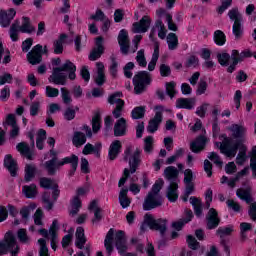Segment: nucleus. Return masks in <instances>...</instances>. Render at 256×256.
<instances>
[{
  "label": "nucleus",
  "mask_w": 256,
  "mask_h": 256,
  "mask_svg": "<svg viewBox=\"0 0 256 256\" xmlns=\"http://www.w3.org/2000/svg\"><path fill=\"white\" fill-rule=\"evenodd\" d=\"M129 160V168H125L123 171V175L119 180L118 187H123L127 180L129 179V175L136 173L137 169H139V165H141V149L137 148L133 152V145L126 146L124 150V161Z\"/></svg>",
  "instance_id": "f257e3e1"
},
{
  "label": "nucleus",
  "mask_w": 256,
  "mask_h": 256,
  "mask_svg": "<svg viewBox=\"0 0 256 256\" xmlns=\"http://www.w3.org/2000/svg\"><path fill=\"white\" fill-rule=\"evenodd\" d=\"M219 139L222 140V142H217L216 145L217 147L220 145V152L226 157H235V155H237V151H239V149H241V145H243V142L235 141L233 138L227 137L225 134L220 135Z\"/></svg>",
  "instance_id": "f03ea898"
},
{
  "label": "nucleus",
  "mask_w": 256,
  "mask_h": 256,
  "mask_svg": "<svg viewBox=\"0 0 256 256\" xmlns=\"http://www.w3.org/2000/svg\"><path fill=\"white\" fill-rule=\"evenodd\" d=\"M153 82V75L147 71H139L133 77L134 93L141 95Z\"/></svg>",
  "instance_id": "7ed1b4c3"
},
{
  "label": "nucleus",
  "mask_w": 256,
  "mask_h": 256,
  "mask_svg": "<svg viewBox=\"0 0 256 256\" xmlns=\"http://www.w3.org/2000/svg\"><path fill=\"white\" fill-rule=\"evenodd\" d=\"M8 253H11V256L19 255V245L11 232L6 233L4 240L0 242V256Z\"/></svg>",
  "instance_id": "20e7f679"
},
{
  "label": "nucleus",
  "mask_w": 256,
  "mask_h": 256,
  "mask_svg": "<svg viewBox=\"0 0 256 256\" xmlns=\"http://www.w3.org/2000/svg\"><path fill=\"white\" fill-rule=\"evenodd\" d=\"M228 17L231 21H234L232 26V32L235 39H241L243 37V14L239 12L238 8H232L228 12Z\"/></svg>",
  "instance_id": "39448f33"
},
{
  "label": "nucleus",
  "mask_w": 256,
  "mask_h": 256,
  "mask_svg": "<svg viewBox=\"0 0 256 256\" xmlns=\"http://www.w3.org/2000/svg\"><path fill=\"white\" fill-rule=\"evenodd\" d=\"M144 219L152 231H159L161 235H165L167 231V219H155L152 214H146Z\"/></svg>",
  "instance_id": "423d86ee"
},
{
  "label": "nucleus",
  "mask_w": 256,
  "mask_h": 256,
  "mask_svg": "<svg viewBox=\"0 0 256 256\" xmlns=\"http://www.w3.org/2000/svg\"><path fill=\"white\" fill-rule=\"evenodd\" d=\"M123 93L116 92L108 97V103L110 105H116L115 109L112 111V115L115 119H119L123 115V109L125 108V100L121 99Z\"/></svg>",
  "instance_id": "0eeeda50"
},
{
  "label": "nucleus",
  "mask_w": 256,
  "mask_h": 256,
  "mask_svg": "<svg viewBox=\"0 0 256 256\" xmlns=\"http://www.w3.org/2000/svg\"><path fill=\"white\" fill-rule=\"evenodd\" d=\"M249 57H253V53H251L250 50H244L240 54H239V50H232V53H231L232 63L227 67L226 69L227 73H234V71L237 70V65H239L241 61Z\"/></svg>",
  "instance_id": "6e6552de"
},
{
  "label": "nucleus",
  "mask_w": 256,
  "mask_h": 256,
  "mask_svg": "<svg viewBox=\"0 0 256 256\" xmlns=\"http://www.w3.org/2000/svg\"><path fill=\"white\" fill-rule=\"evenodd\" d=\"M97 133H99V129H88L86 130V135L83 132H74L72 144L77 148L83 147V145L87 143V137H93V135H97Z\"/></svg>",
  "instance_id": "1a4fd4ad"
},
{
  "label": "nucleus",
  "mask_w": 256,
  "mask_h": 256,
  "mask_svg": "<svg viewBox=\"0 0 256 256\" xmlns=\"http://www.w3.org/2000/svg\"><path fill=\"white\" fill-rule=\"evenodd\" d=\"M48 155L51 159L44 163V169H46L48 175L53 176L61 166H59V158L55 150L51 149Z\"/></svg>",
  "instance_id": "9d476101"
},
{
  "label": "nucleus",
  "mask_w": 256,
  "mask_h": 256,
  "mask_svg": "<svg viewBox=\"0 0 256 256\" xmlns=\"http://www.w3.org/2000/svg\"><path fill=\"white\" fill-rule=\"evenodd\" d=\"M162 205L163 197H161L159 194L148 193L143 203V209L144 211H151V209H157V207H161Z\"/></svg>",
  "instance_id": "9b49d317"
},
{
  "label": "nucleus",
  "mask_w": 256,
  "mask_h": 256,
  "mask_svg": "<svg viewBox=\"0 0 256 256\" xmlns=\"http://www.w3.org/2000/svg\"><path fill=\"white\" fill-rule=\"evenodd\" d=\"M118 44L120 45V51L122 55H129V49L131 47V40H129V32L122 29L118 35Z\"/></svg>",
  "instance_id": "f8f14e48"
},
{
  "label": "nucleus",
  "mask_w": 256,
  "mask_h": 256,
  "mask_svg": "<svg viewBox=\"0 0 256 256\" xmlns=\"http://www.w3.org/2000/svg\"><path fill=\"white\" fill-rule=\"evenodd\" d=\"M63 165H70L71 169L69 171V176L73 177L75 172L77 171V167L79 165V157L77 155L72 154L58 161V166L63 167Z\"/></svg>",
  "instance_id": "ddd939ff"
},
{
  "label": "nucleus",
  "mask_w": 256,
  "mask_h": 256,
  "mask_svg": "<svg viewBox=\"0 0 256 256\" xmlns=\"http://www.w3.org/2000/svg\"><path fill=\"white\" fill-rule=\"evenodd\" d=\"M151 27V17L145 15L139 22H134L132 25V31L134 33H147Z\"/></svg>",
  "instance_id": "4468645a"
},
{
  "label": "nucleus",
  "mask_w": 256,
  "mask_h": 256,
  "mask_svg": "<svg viewBox=\"0 0 256 256\" xmlns=\"http://www.w3.org/2000/svg\"><path fill=\"white\" fill-rule=\"evenodd\" d=\"M43 46L37 44L32 48V50L27 54L28 62L31 65H39L41 63L43 56H42Z\"/></svg>",
  "instance_id": "2eb2a0df"
},
{
  "label": "nucleus",
  "mask_w": 256,
  "mask_h": 256,
  "mask_svg": "<svg viewBox=\"0 0 256 256\" xmlns=\"http://www.w3.org/2000/svg\"><path fill=\"white\" fill-rule=\"evenodd\" d=\"M221 223V218H219V213L215 208H210L206 214V225L207 229H217Z\"/></svg>",
  "instance_id": "dca6fc26"
},
{
  "label": "nucleus",
  "mask_w": 256,
  "mask_h": 256,
  "mask_svg": "<svg viewBox=\"0 0 256 256\" xmlns=\"http://www.w3.org/2000/svg\"><path fill=\"white\" fill-rule=\"evenodd\" d=\"M95 47L91 51L89 55L90 61H97V59H100L101 55L105 53V47L103 46V37L99 36L96 38L95 41Z\"/></svg>",
  "instance_id": "f3484780"
},
{
  "label": "nucleus",
  "mask_w": 256,
  "mask_h": 256,
  "mask_svg": "<svg viewBox=\"0 0 256 256\" xmlns=\"http://www.w3.org/2000/svg\"><path fill=\"white\" fill-rule=\"evenodd\" d=\"M48 81L54 83V85H67V75L56 67L53 68L52 75L49 76Z\"/></svg>",
  "instance_id": "a211bd4d"
},
{
  "label": "nucleus",
  "mask_w": 256,
  "mask_h": 256,
  "mask_svg": "<svg viewBox=\"0 0 256 256\" xmlns=\"http://www.w3.org/2000/svg\"><path fill=\"white\" fill-rule=\"evenodd\" d=\"M193 219V211L191 209L186 208L184 210V218H181L180 220L173 222L172 227L176 231H181L187 223L191 222Z\"/></svg>",
  "instance_id": "6ab92c4d"
},
{
  "label": "nucleus",
  "mask_w": 256,
  "mask_h": 256,
  "mask_svg": "<svg viewBox=\"0 0 256 256\" xmlns=\"http://www.w3.org/2000/svg\"><path fill=\"white\" fill-rule=\"evenodd\" d=\"M155 110V116L150 119L148 129H159L161 123H163V106H156Z\"/></svg>",
  "instance_id": "aec40b11"
},
{
  "label": "nucleus",
  "mask_w": 256,
  "mask_h": 256,
  "mask_svg": "<svg viewBox=\"0 0 256 256\" xmlns=\"http://www.w3.org/2000/svg\"><path fill=\"white\" fill-rule=\"evenodd\" d=\"M15 15H17V12L13 8L9 9L8 11L1 10L0 24L2 25V27H9L11 25V21L15 19Z\"/></svg>",
  "instance_id": "412c9836"
},
{
  "label": "nucleus",
  "mask_w": 256,
  "mask_h": 256,
  "mask_svg": "<svg viewBox=\"0 0 256 256\" xmlns=\"http://www.w3.org/2000/svg\"><path fill=\"white\" fill-rule=\"evenodd\" d=\"M56 68L59 69L62 73H69L68 79H70L71 81H75L77 77V75L75 74V71H77V66H75L73 62L67 60L62 66Z\"/></svg>",
  "instance_id": "4be33fe9"
},
{
  "label": "nucleus",
  "mask_w": 256,
  "mask_h": 256,
  "mask_svg": "<svg viewBox=\"0 0 256 256\" xmlns=\"http://www.w3.org/2000/svg\"><path fill=\"white\" fill-rule=\"evenodd\" d=\"M101 149H103V144L101 142H97L94 146L91 143H87L82 153L83 155H92L94 154L96 157H101Z\"/></svg>",
  "instance_id": "5701e85b"
},
{
  "label": "nucleus",
  "mask_w": 256,
  "mask_h": 256,
  "mask_svg": "<svg viewBox=\"0 0 256 256\" xmlns=\"http://www.w3.org/2000/svg\"><path fill=\"white\" fill-rule=\"evenodd\" d=\"M4 167L8 169L11 177H17V160L13 159L11 154L4 157Z\"/></svg>",
  "instance_id": "b1692460"
},
{
  "label": "nucleus",
  "mask_w": 256,
  "mask_h": 256,
  "mask_svg": "<svg viewBox=\"0 0 256 256\" xmlns=\"http://www.w3.org/2000/svg\"><path fill=\"white\" fill-rule=\"evenodd\" d=\"M155 31H158L159 39H165L167 37V28L165 27L163 20L157 19L155 21L154 27L151 29L150 32V37H153L155 35Z\"/></svg>",
  "instance_id": "393cba45"
},
{
  "label": "nucleus",
  "mask_w": 256,
  "mask_h": 256,
  "mask_svg": "<svg viewBox=\"0 0 256 256\" xmlns=\"http://www.w3.org/2000/svg\"><path fill=\"white\" fill-rule=\"evenodd\" d=\"M179 184L171 182L166 191V197L170 203H175L179 199Z\"/></svg>",
  "instance_id": "a878e982"
},
{
  "label": "nucleus",
  "mask_w": 256,
  "mask_h": 256,
  "mask_svg": "<svg viewBox=\"0 0 256 256\" xmlns=\"http://www.w3.org/2000/svg\"><path fill=\"white\" fill-rule=\"evenodd\" d=\"M122 148H123V145L121 144V141L119 140L113 141L109 147L108 159H110V161H115L117 157H119V153H121Z\"/></svg>",
  "instance_id": "bb28decb"
},
{
  "label": "nucleus",
  "mask_w": 256,
  "mask_h": 256,
  "mask_svg": "<svg viewBox=\"0 0 256 256\" xmlns=\"http://www.w3.org/2000/svg\"><path fill=\"white\" fill-rule=\"evenodd\" d=\"M197 104V100L195 98H178L176 100V107L178 109H194L195 105Z\"/></svg>",
  "instance_id": "cd10ccee"
},
{
  "label": "nucleus",
  "mask_w": 256,
  "mask_h": 256,
  "mask_svg": "<svg viewBox=\"0 0 256 256\" xmlns=\"http://www.w3.org/2000/svg\"><path fill=\"white\" fill-rule=\"evenodd\" d=\"M97 66V74L94 77V82L96 83V85H98V87H101L103 85H105V65H103L102 62H97L96 63Z\"/></svg>",
  "instance_id": "c85d7f7f"
},
{
  "label": "nucleus",
  "mask_w": 256,
  "mask_h": 256,
  "mask_svg": "<svg viewBox=\"0 0 256 256\" xmlns=\"http://www.w3.org/2000/svg\"><path fill=\"white\" fill-rule=\"evenodd\" d=\"M207 143V138L205 136H199L195 141L191 142L190 150L192 153H201L205 149Z\"/></svg>",
  "instance_id": "c756f323"
},
{
  "label": "nucleus",
  "mask_w": 256,
  "mask_h": 256,
  "mask_svg": "<svg viewBox=\"0 0 256 256\" xmlns=\"http://www.w3.org/2000/svg\"><path fill=\"white\" fill-rule=\"evenodd\" d=\"M57 231H59V222L57 220H54L49 229V235L51 237V247L53 251H57V243H58Z\"/></svg>",
  "instance_id": "7c9ffc66"
},
{
  "label": "nucleus",
  "mask_w": 256,
  "mask_h": 256,
  "mask_svg": "<svg viewBox=\"0 0 256 256\" xmlns=\"http://www.w3.org/2000/svg\"><path fill=\"white\" fill-rule=\"evenodd\" d=\"M16 149L20 153V155L26 157L28 161H33V151H31V148L29 147V144H27V142L18 143Z\"/></svg>",
  "instance_id": "2f4dec72"
},
{
  "label": "nucleus",
  "mask_w": 256,
  "mask_h": 256,
  "mask_svg": "<svg viewBox=\"0 0 256 256\" xmlns=\"http://www.w3.org/2000/svg\"><path fill=\"white\" fill-rule=\"evenodd\" d=\"M115 241H116V248L118 249V251L120 253H125V251H127V245L126 243V239H125V232L123 231H118L115 234Z\"/></svg>",
  "instance_id": "473e14b6"
},
{
  "label": "nucleus",
  "mask_w": 256,
  "mask_h": 256,
  "mask_svg": "<svg viewBox=\"0 0 256 256\" xmlns=\"http://www.w3.org/2000/svg\"><path fill=\"white\" fill-rule=\"evenodd\" d=\"M166 181L176 182L179 179V170L175 166H168L164 170Z\"/></svg>",
  "instance_id": "72a5a7b5"
},
{
  "label": "nucleus",
  "mask_w": 256,
  "mask_h": 256,
  "mask_svg": "<svg viewBox=\"0 0 256 256\" xmlns=\"http://www.w3.org/2000/svg\"><path fill=\"white\" fill-rule=\"evenodd\" d=\"M87 243V238L85 237V229L83 227H78L76 229V241L75 245L78 249H83Z\"/></svg>",
  "instance_id": "f704fd0d"
},
{
  "label": "nucleus",
  "mask_w": 256,
  "mask_h": 256,
  "mask_svg": "<svg viewBox=\"0 0 256 256\" xmlns=\"http://www.w3.org/2000/svg\"><path fill=\"white\" fill-rule=\"evenodd\" d=\"M113 235H115V231L113 230V228H111L108 231L104 240V247L108 256H111V254L113 253Z\"/></svg>",
  "instance_id": "c9c22d12"
},
{
  "label": "nucleus",
  "mask_w": 256,
  "mask_h": 256,
  "mask_svg": "<svg viewBox=\"0 0 256 256\" xmlns=\"http://www.w3.org/2000/svg\"><path fill=\"white\" fill-rule=\"evenodd\" d=\"M65 41H67V34H60L58 39L53 42L55 55H61V53H63V44Z\"/></svg>",
  "instance_id": "e433bc0d"
},
{
  "label": "nucleus",
  "mask_w": 256,
  "mask_h": 256,
  "mask_svg": "<svg viewBox=\"0 0 256 256\" xmlns=\"http://www.w3.org/2000/svg\"><path fill=\"white\" fill-rule=\"evenodd\" d=\"M128 193L129 189L127 188H122L119 193V203L123 209H127L131 205V198L127 196Z\"/></svg>",
  "instance_id": "4c0bfd02"
},
{
  "label": "nucleus",
  "mask_w": 256,
  "mask_h": 256,
  "mask_svg": "<svg viewBox=\"0 0 256 256\" xmlns=\"http://www.w3.org/2000/svg\"><path fill=\"white\" fill-rule=\"evenodd\" d=\"M22 192L27 197V199H34V197H37V185L31 184V185H25L22 188Z\"/></svg>",
  "instance_id": "58836bf2"
},
{
  "label": "nucleus",
  "mask_w": 256,
  "mask_h": 256,
  "mask_svg": "<svg viewBox=\"0 0 256 256\" xmlns=\"http://www.w3.org/2000/svg\"><path fill=\"white\" fill-rule=\"evenodd\" d=\"M37 173V167L33 164H27L25 167V176L24 181L29 183V181H33L35 179V174Z\"/></svg>",
  "instance_id": "ea45409f"
},
{
  "label": "nucleus",
  "mask_w": 256,
  "mask_h": 256,
  "mask_svg": "<svg viewBox=\"0 0 256 256\" xmlns=\"http://www.w3.org/2000/svg\"><path fill=\"white\" fill-rule=\"evenodd\" d=\"M39 185L42 187V189H56V187H59L55 180L48 177H41L39 179Z\"/></svg>",
  "instance_id": "a19ab883"
},
{
  "label": "nucleus",
  "mask_w": 256,
  "mask_h": 256,
  "mask_svg": "<svg viewBox=\"0 0 256 256\" xmlns=\"http://www.w3.org/2000/svg\"><path fill=\"white\" fill-rule=\"evenodd\" d=\"M167 44H168V49L170 51H175L177 47H179V38L177 37V34L171 32L168 34L166 38Z\"/></svg>",
  "instance_id": "79ce46f5"
},
{
  "label": "nucleus",
  "mask_w": 256,
  "mask_h": 256,
  "mask_svg": "<svg viewBox=\"0 0 256 256\" xmlns=\"http://www.w3.org/2000/svg\"><path fill=\"white\" fill-rule=\"evenodd\" d=\"M22 25L19 27L21 33H33L35 32V27L31 24V19L29 17L22 18Z\"/></svg>",
  "instance_id": "37998d69"
},
{
  "label": "nucleus",
  "mask_w": 256,
  "mask_h": 256,
  "mask_svg": "<svg viewBox=\"0 0 256 256\" xmlns=\"http://www.w3.org/2000/svg\"><path fill=\"white\" fill-rule=\"evenodd\" d=\"M214 43L218 45V47H223L225 43H227V36L225 35V32L222 30H216L214 32Z\"/></svg>",
  "instance_id": "c03bdc74"
},
{
  "label": "nucleus",
  "mask_w": 256,
  "mask_h": 256,
  "mask_svg": "<svg viewBox=\"0 0 256 256\" xmlns=\"http://www.w3.org/2000/svg\"><path fill=\"white\" fill-rule=\"evenodd\" d=\"M190 203L194 207L196 217H201V215H203V206L201 204V200L197 197H190Z\"/></svg>",
  "instance_id": "a18cd8bd"
},
{
  "label": "nucleus",
  "mask_w": 256,
  "mask_h": 256,
  "mask_svg": "<svg viewBox=\"0 0 256 256\" xmlns=\"http://www.w3.org/2000/svg\"><path fill=\"white\" fill-rule=\"evenodd\" d=\"M237 197L241 199L242 201H245L248 205L253 203V197L251 196V193L248 190H245L243 188H239L236 191Z\"/></svg>",
  "instance_id": "49530a36"
},
{
  "label": "nucleus",
  "mask_w": 256,
  "mask_h": 256,
  "mask_svg": "<svg viewBox=\"0 0 256 256\" xmlns=\"http://www.w3.org/2000/svg\"><path fill=\"white\" fill-rule=\"evenodd\" d=\"M246 161H247V146H245V144H243L239 148V153L236 157V164L237 165H245Z\"/></svg>",
  "instance_id": "de8ad7c7"
},
{
  "label": "nucleus",
  "mask_w": 256,
  "mask_h": 256,
  "mask_svg": "<svg viewBox=\"0 0 256 256\" xmlns=\"http://www.w3.org/2000/svg\"><path fill=\"white\" fill-rule=\"evenodd\" d=\"M217 61L221 67H229V61H231V55L227 52L218 53L216 55Z\"/></svg>",
  "instance_id": "09e8293b"
},
{
  "label": "nucleus",
  "mask_w": 256,
  "mask_h": 256,
  "mask_svg": "<svg viewBox=\"0 0 256 256\" xmlns=\"http://www.w3.org/2000/svg\"><path fill=\"white\" fill-rule=\"evenodd\" d=\"M18 241L24 245H29L31 243V237L27 235V229L21 228L17 232Z\"/></svg>",
  "instance_id": "8fccbe9b"
},
{
  "label": "nucleus",
  "mask_w": 256,
  "mask_h": 256,
  "mask_svg": "<svg viewBox=\"0 0 256 256\" xmlns=\"http://www.w3.org/2000/svg\"><path fill=\"white\" fill-rule=\"evenodd\" d=\"M61 99L64 105H71L73 103V98L71 97V92L66 87L61 88Z\"/></svg>",
  "instance_id": "3c124183"
},
{
  "label": "nucleus",
  "mask_w": 256,
  "mask_h": 256,
  "mask_svg": "<svg viewBox=\"0 0 256 256\" xmlns=\"http://www.w3.org/2000/svg\"><path fill=\"white\" fill-rule=\"evenodd\" d=\"M5 127H11V129H19V126L17 125V118L15 117V114H8L6 116Z\"/></svg>",
  "instance_id": "603ef678"
},
{
  "label": "nucleus",
  "mask_w": 256,
  "mask_h": 256,
  "mask_svg": "<svg viewBox=\"0 0 256 256\" xmlns=\"http://www.w3.org/2000/svg\"><path fill=\"white\" fill-rule=\"evenodd\" d=\"M19 21H15L10 27V39L12 41H19Z\"/></svg>",
  "instance_id": "864d4df0"
},
{
  "label": "nucleus",
  "mask_w": 256,
  "mask_h": 256,
  "mask_svg": "<svg viewBox=\"0 0 256 256\" xmlns=\"http://www.w3.org/2000/svg\"><path fill=\"white\" fill-rule=\"evenodd\" d=\"M132 119H143L145 117V106L135 107L131 112Z\"/></svg>",
  "instance_id": "5fc2aeb1"
},
{
  "label": "nucleus",
  "mask_w": 256,
  "mask_h": 256,
  "mask_svg": "<svg viewBox=\"0 0 256 256\" xmlns=\"http://www.w3.org/2000/svg\"><path fill=\"white\" fill-rule=\"evenodd\" d=\"M102 123L101 113L95 112L91 120L92 129H101Z\"/></svg>",
  "instance_id": "6e6d98bb"
},
{
  "label": "nucleus",
  "mask_w": 256,
  "mask_h": 256,
  "mask_svg": "<svg viewBox=\"0 0 256 256\" xmlns=\"http://www.w3.org/2000/svg\"><path fill=\"white\" fill-rule=\"evenodd\" d=\"M226 205L228 209H231L234 213H241V204H239V202L233 199H228L226 201Z\"/></svg>",
  "instance_id": "4d7b16f0"
},
{
  "label": "nucleus",
  "mask_w": 256,
  "mask_h": 256,
  "mask_svg": "<svg viewBox=\"0 0 256 256\" xmlns=\"http://www.w3.org/2000/svg\"><path fill=\"white\" fill-rule=\"evenodd\" d=\"M79 209H81V199L76 196L72 200V209L70 211V214L77 215L79 213Z\"/></svg>",
  "instance_id": "13d9d810"
},
{
  "label": "nucleus",
  "mask_w": 256,
  "mask_h": 256,
  "mask_svg": "<svg viewBox=\"0 0 256 256\" xmlns=\"http://www.w3.org/2000/svg\"><path fill=\"white\" fill-rule=\"evenodd\" d=\"M163 185H165V181L163 179H158L152 186V190L149 192L152 195H159V191L163 189Z\"/></svg>",
  "instance_id": "bf43d9fd"
},
{
  "label": "nucleus",
  "mask_w": 256,
  "mask_h": 256,
  "mask_svg": "<svg viewBox=\"0 0 256 256\" xmlns=\"http://www.w3.org/2000/svg\"><path fill=\"white\" fill-rule=\"evenodd\" d=\"M38 243L40 245L39 256H50L49 248H47V242L45 241V239L40 238L38 240Z\"/></svg>",
  "instance_id": "052dcab7"
},
{
  "label": "nucleus",
  "mask_w": 256,
  "mask_h": 256,
  "mask_svg": "<svg viewBox=\"0 0 256 256\" xmlns=\"http://www.w3.org/2000/svg\"><path fill=\"white\" fill-rule=\"evenodd\" d=\"M176 86H177V84L174 81L166 83V93L170 99H173V97H175V95L177 93V91H175Z\"/></svg>",
  "instance_id": "680f3d73"
},
{
  "label": "nucleus",
  "mask_w": 256,
  "mask_h": 256,
  "mask_svg": "<svg viewBox=\"0 0 256 256\" xmlns=\"http://www.w3.org/2000/svg\"><path fill=\"white\" fill-rule=\"evenodd\" d=\"M51 193L49 192H44L43 195H42V201L45 205V208L48 210V211H51L53 209V202H51Z\"/></svg>",
  "instance_id": "e2e57ef3"
},
{
  "label": "nucleus",
  "mask_w": 256,
  "mask_h": 256,
  "mask_svg": "<svg viewBox=\"0 0 256 256\" xmlns=\"http://www.w3.org/2000/svg\"><path fill=\"white\" fill-rule=\"evenodd\" d=\"M136 61L140 67H147V60L145 59V50L141 49L137 52Z\"/></svg>",
  "instance_id": "0e129e2a"
},
{
  "label": "nucleus",
  "mask_w": 256,
  "mask_h": 256,
  "mask_svg": "<svg viewBox=\"0 0 256 256\" xmlns=\"http://www.w3.org/2000/svg\"><path fill=\"white\" fill-rule=\"evenodd\" d=\"M197 65H199V58H197L195 55L188 57L185 62V67L187 69H190L191 67L195 68Z\"/></svg>",
  "instance_id": "69168bd1"
},
{
  "label": "nucleus",
  "mask_w": 256,
  "mask_h": 256,
  "mask_svg": "<svg viewBox=\"0 0 256 256\" xmlns=\"http://www.w3.org/2000/svg\"><path fill=\"white\" fill-rule=\"evenodd\" d=\"M144 151L145 153H151L153 151V138L148 136L144 140Z\"/></svg>",
  "instance_id": "338daca9"
},
{
  "label": "nucleus",
  "mask_w": 256,
  "mask_h": 256,
  "mask_svg": "<svg viewBox=\"0 0 256 256\" xmlns=\"http://www.w3.org/2000/svg\"><path fill=\"white\" fill-rule=\"evenodd\" d=\"M248 215L252 221H256V202H251L248 210Z\"/></svg>",
  "instance_id": "774afa93"
}]
</instances>
